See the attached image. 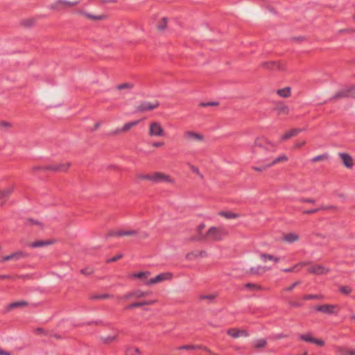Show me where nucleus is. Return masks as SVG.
Instances as JSON below:
<instances>
[{
    "label": "nucleus",
    "instance_id": "obj_1",
    "mask_svg": "<svg viewBox=\"0 0 355 355\" xmlns=\"http://www.w3.org/2000/svg\"><path fill=\"white\" fill-rule=\"evenodd\" d=\"M228 234L227 231L222 227H211L208 229L204 236H200V239L211 240L213 241H221Z\"/></svg>",
    "mask_w": 355,
    "mask_h": 355
},
{
    "label": "nucleus",
    "instance_id": "obj_2",
    "mask_svg": "<svg viewBox=\"0 0 355 355\" xmlns=\"http://www.w3.org/2000/svg\"><path fill=\"white\" fill-rule=\"evenodd\" d=\"M148 135L150 137H164L166 135V130L162 123L157 121H153L148 123Z\"/></svg>",
    "mask_w": 355,
    "mask_h": 355
},
{
    "label": "nucleus",
    "instance_id": "obj_3",
    "mask_svg": "<svg viewBox=\"0 0 355 355\" xmlns=\"http://www.w3.org/2000/svg\"><path fill=\"white\" fill-rule=\"evenodd\" d=\"M173 278V274L169 272H162L154 277H150L149 280L147 281L146 283H145V286H158L160 284L170 281Z\"/></svg>",
    "mask_w": 355,
    "mask_h": 355
},
{
    "label": "nucleus",
    "instance_id": "obj_4",
    "mask_svg": "<svg viewBox=\"0 0 355 355\" xmlns=\"http://www.w3.org/2000/svg\"><path fill=\"white\" fill-rule=\"evenodd\" d=\"M185 141L191 144H201L205 141V135L200 132L189 130L184 133Z\"/></svg>",
    "mask_w": 355,
    "mask_h": 355
},
{
    "label": "nucleus",
    "instance_id": "obj_5",
    "mask_svg": "<svg viewBox=\"0 0 355 355\" xmlns=\"http://www.w3.org/2000/svg\"><path fill=\"white\" fill-rule=\"evenodd\" d=\"M307 271L311 274L317 275H326L330 272V268L326 267L323 265L319 264H313L310 262H308Z\"/></svg>",
    "mask_w": 355,
    "mask_h": 355
},
{
    "label": "nucleus",
    "instance_id": "obj_6",
    "mask_svg": "<svg viewBox=\"0 0 355 355\" xmlns=\"http://www.w3.org/2000/svg\"><path fill=\"white\" fill-rule=\"evenodd\" d=\"M313 309L318 312H321L326 314H337L339 308L338 305L324 304L322 305L315 306Z\"/></svg>",
    "mask_w": 355,
    "mask_h": 355
},
{
    "label": "nucleus",
    "instance_id": "obj_7",
    "mask_svg": "<svg viewBox=\"0 0 355 355\" xmlns=\"http://www.w3.org/2000/svg\"><path fill=\"white\" fill-rule=\"evenodd\" d=\"M138 234V230L136 229H125V230H120L118 231L110 232L108 234V236H130V237H136Z\"/></svg>",
    "mask_w": 355,
    "mask_h": 355
},
{
    "label": "nucleus",
    "instance_id": "obj_8",
    "mask_svg": "<svg viewBox=\"0 0 355 355\" xmlns=\"http://www.w3.org/2000/svg\"><path fill=\"white\" fill-rule=\"evenodd\" d=\"M355 96V86H349L343 88L335 93L333 99H339L344 97L354 96Z\"/></svg>",
    "mask_w": 355,
    "mask_h": 355
},
{
    "label": "nucleus",
    "instance_id": "obj_9",
    "mask_svg": "<svg viewBox=\"0 0 355 355\" xmlns=\"http://www.w3.org/2000/svg\"><path fill=\"white\" fill-rule=\"evenodd\" d=\"M159 106V103L158 101H144L141 102L137 107V111L139 112H146L151 111L155 109H157Z\"/></svg>",
    "mask_w": 355,
    "mask_h": 355
},
{
    "label": "nucleus",
    "instance_id": "obj_10",
    "mask_svg": "<svg viewBox=\"0 0 355 355\" xmlns=\"http://www.w3.org/2000/svg\"><path fill=\"white\" fill-rule=\"evenodd\" d=\"M152 182L156 184L162 182L173 183V180L166 173L156 172L152 173Z\"/></svg>",
    "mask_w": 355,
    "mask_h": 355
},
{
    "label": "nucleus",
    "instance_id": "obj_11",
    "mask_svg": "<svg viewBox=\"0 0 355 355\" xmlns=\"http://www.w3.org/2000/svg\"><path fill=\"white\" fill-rule=\"evenodd\" d=\"M299 338L304 342L313 343L319 347H323L325 344L323 340L313 337L311 332H308L304 334H300Z\"/></svg>",
    "mask_w": 355,
    "mask_h": 355
},
{
    "label": "nucleus",
    "instance_id": "obj_12",
    "mask_svg": "<svg viewBox=\"0 0 355 355\" xmlns=\"http://www.w3.org/2000/svg\"><path fill=\"white\" fill-rule=\"evenodd\" d=\"M28 254L24 251H17L12 253L10 255L4 256L2 257V259L0 261H19L20 259H24L27 257Z\"/></svg>",
    "mask_w": 355,
    "mask_h": 355
},
{
    "label": "nucleus",
    "instance_id": "obj_13",
    "mask_svg": "<svg viewBox=\"0 0 355 355\" xmlns=\"http://www.w3.org/2000/svg\"><path fill=\"white\" fill-rule=\"evenodd\" d=\"M79 3V1H68L66 0H57L53 4L51 8L52 9H61L67 7L75 6Z\"/></svg>",
    "mask_w": 355,
    "mask_h": 355
},
{
    "label": "nucleus",
    "instance_id": "obj_14",
    "mask_svg": "<svg viewBox=\"0 0 355 355\" xmlns=\"http://www.w3.org/2000/svg\"><path fill=\"white\" fill-rule=\"evenodd\" d=\"M176 349L187 351L201 349L204 352L211 353V350L208 347L201 345H184L177 347Z\"/></svg>",
    "mask_w": 355,
    "mask_h": 355
},
{
    "label": "nucleus",
    "instance_id": "obj_15",
    "mask_svg": "<svg viewBox=\"0 0 355 355\" xmlns=\"http://www.w3.org/2000/svg\"><path fill=\"white\" fill-rule=\"evenodd\" d=\"M150 276V272L149 271H140L138 272H133L129 275V277L130 279H139L145 283L147 282Z\"/></svg>",
    "mask_w": 355,
    "mask_h": 355
},
{
    "label": "nucleus",
    "instance_id": "obj_16",
    "mask_svg": "<svg viewBox=\"0 0 355 355\" xmlns=\"http://www.w3.org/2000/svg\"><path fill=\"white\" fill-rule=\"evenodd\" d=\"M338 156L346 168H351L355 164V159L349 154L341 153H339Z\"/></svg>",
    "mask_w": 355,
    "mask_h": 355
},
{
    "label": "nucleus",
    "instance_id": "obj_17",
    "mask_svg": "<svg viewBox=\"0 0 355 355\" xmlns=\"http://www.w3.org/2000/svg\"><path fill=\"white\" fill-rule=\"evenodd\" d=\"M55 239L39 240L30 243L29 246L33 248H44L55 244Z\"/></svg>",
    "mask_w": 355,
    "mask_h": 355
},
{
    "label": "nucleus",
    "instance_id": "obj_18",
    "mask_svg": "<svg viewBox=\"0 0 355 355\" xmlns=\"http://www.w3.org/2000/svg\"><path fill=\"white\" fill-rule=\"evenodd\" d=\"M227 334L234 338H236L240 336L247 337L249 336V333L247 330L239 329L236 328H231L227 329Z\"/></svg>",
    "mask_w": 355,
    "mask_h": 355
},
{
    "label": "nucleus",
    "instance_id": "obj_19",
    "mask_svg": "<svg viewBox=\"0 0 355 355\" xmlns=\"http://www.w3.org/2000/svg\"><path fill=\"white\" fill-rule=\"evenodd\" d=\"M138 123H139V121H130V122L126 123L123 125V126L122 128L116 130L114 132H113L112 134L114 135H118L120 133L126 132L129 131L130 129H132V128H134L135 126L137 125Z\"/></svg>",
    "mask_w": 355,
    "mask_h": 355
},
{
    "label": "nucleus",
    "instance_id": "obj_20",
    "mask_svg": "<svg viewBox=\"0 0 355 355\" xmlns=\"http://www.w3.org/2000/svg\"><path fill=\"white\" fill-rule=\"evenodd\" d=\"M300 239V236L297 234L290 232L284 234L282 236V240L286 243L291 244L298 241Z\"/></svg>",
    "mask_w": 355,
    "mask_h": 355
},
{
    "label": "nucleus",
    "instance_id": "obj_21",
    "mask_svg": "<svg viewBox=\"0 0 355 355\" xmlns=\"http://www.w3.org/2000/svg\"><path fill=\"white\" fill-rule=\"evenodd\" d=\"M28 306V302L24 300L13 302L7 305V306L6 307V311L8 312L12 309L24 307V306Z\"/></svg>",
    "mask_w": 355,
    "mask_h": 355
},
{
    "label": "nucleus",
    "instance_id": "obj_22",
    "mask_svg": "<svg viewBox=\"0 0 355 355\" xmlns=\"http://www.w3.org/2000/svg\"><path fill=\"white\" fill-rule=\"evenodd\" d=\"M302 131H303V129H300V128H294V129H291L289 131L286 132V133H284L281 139H280V141H285V140H287L291 137H295L297 136L300 132H301Z\"/></svg>",
    "mask_w": 355,
    "mask_h": 355
},
{
    "label": "nucleus",
    "instance_id": "obj_23",
    "mask_svg": "<svg viewBox=\"0 0 355 355\" xmlns=\"http://www.w3.org/2000/svg\"><path fill=\"white\" fill-rule=\"evenodd\" d=\"M155 302H156V300H148V301L147 300H142V301H140V302H133V303L128 305L127 306H125V309H133V308L140 307V306H142L144 305L152 304Z\"/></svg>",
    "mask_w": 355,
    "mask_h": 355
},
{
    "label": "nucleus",
    "instance_id": "obj_24",
    "mask_svg": "<svg viewBox=\"0 0 355 355\" xmlns=\"http://www.w3.org/2000/svg\"><path fill=\"white\" fill-rule=\"evenodd\" d=\"M14 186L0 189V200H6L13 192Z\"/></svg>",
    "mask_w": 355,
    "mask_h": 355
},
{
    "label": "nucleus",
    "instance_id": "obj_25",
    "mask_svg": "<svg viewBox=\"0 0 355 355\" xmlns=\"http://www.w3.org/2000/svg\"><path fill=\"white\" fill-rule=\"evenodd\" d=\"M141 351L138 347L127 346L125 350V355H139Z\"/></svg>",
    "mask_w": 355,
    "mask_h": 355
},
{
    "label": "nucleus",
    "instance_id": "obj_26",
    "mask_svg": "<svg viewBox=\"0 0 355 355\" xmlns=\"http://www.w3.org/2000/svg\"><path fill=\"white\" fill-rule=\"evenodd\" d=\"M288 161V157L286 155H282L275 158L273 161L268 163V166H272L281 162H286Z\"/></svg>",
    "mask_w": 355,
    "mask_h": 355
},
{
    "label": "nucleus",
    "instance_id": "obj_27",
    "mask_svg": "<svg viewBox=\"0 0 355 355\" xmlns=\"http://www.w3.org/2000/svg\"><path fill=\"white\" fill-rule=\"evenodd\" d=\"M218 215L227 219H235L239 217L238 214L230 211H220L218 213Z\"/></svg>",
    "mask_w": 355,
    "mask_h": 355
},
{
    "label": "nucleus",
    "instance_id": "obj_28",
    "mask_svg": "<svg viewBox=\"0 0 355 355\" xmlns=\"http://www.w3.org/2000/svg\"><path fill=\"white\" fill-rule=\"evenodd\" d=\"M306 265H308V261H302V262H300V263L295 264L293 267L290 268L284 269V270H282V271L284 272H293L295 271V269H297V268L305 267V266H306Z\"/></svg>",
    "mask_w": 355,
    "mask_h": 355
},
{
    "label": "nucleus",
    "instance_id": "obj_29",
    "mask_svg": "<svg viewBox=\"0 0 355 355\" xmlns=\"http://www.w3.org/2000/svg\"><path fill=\"white\" fill-rule=\"evenodd\" d=\"M275 109L277 111L279 114H287L289 112V109H288V106H286L284 103L277 104Z\"/></svg>",
    "mask_w": 355,
    "mask_h": 355
},
{
    "label": "nucleus",
    "instance_id": "obj_30",
    "mask_svg": "<svg viewBox=\"0 0 355 355\" xmlns=\"http://www.w3.org/2000/svg\"><path fill=\"white\" fill-rule=\"evenodd\" d=\"M168 18L167 17H162L160 19V20L158 21L157 28L158 31H162L165 30L166 28L167 24H168Z\"/></svg>",
    "mask_w": 355,
    "mask_h": 355
},
{
    "label": "nucleus",
    "instance_id": "obj_31",
    "mask_svg": "<svg viewBox=\"0 0 355 355\" xmlns=\"http://www.w3.org/2000/svg\"><path fill=\"white\" fill-rule=\"evenodd\" d=\"M277 94L281 97L288 98L291 95V88L287 87L283 89H278L277 91Z\"/></svg>",
    "mask_w": 355,
    "mask_h": 355
},
{
    "label": "nucleus",
    "instance_id": "obj_32",
    "mask_svg": "<svg viewBox=\"0 0 355 355\" xmlns=\"http://www.w3.org/2000/svg\"><path fill=\"white\" fill-rule=\"evenodd\" d=\"M117 337H118L117 334L112 336H107V337H101V341L104 345H109V344L114 342L116 340Z\"/></svg>",
    "mask_w": 355,
    "mask_h": 355
},
{
    "label": "nucleus",
    "instance_id": "obj_33",
    "mask_svg": "<svg viewBox=\"0 0 355 355\" xmlns=\"http://www.w3.org/2000/svg\"><path fill=\"white\" fill-rule=\"evenodd\" d=\"M81 14L84 15L85 17L94 20H103L106 18L105 15H93L89 13H87L86 12H81Z\"/></svg>",
    "mask_w": 355,
    "mask_h": 355
},
{
    "label": "nucleus",
    "instance_id": "obj_34",
    "mask_svg": "<svg viewBox=\"0 0 355 355\" xmlns=\"http://www.w3.org/2000/svg\"><path fill=\"white\" fill-rule=\"evenodd\" d=\"M36 22V19L34 17L24 19L21 21V24L26 27H31L33 26Z\"/></svg>",
    "mask_w": 355,
    "mask_h": 355
},
{
    "label": "nucleus",
    "instance_id": "obj_35",
    "mask_svg": "<svg viewBox=\"0 0 355 355\" xmlns=\"http://www.w3.org/2000/svg\"><path fill=\"white\" fill-rule=\"evenodd\" d=\"M266 345L267 341L266 339H259L254 343V347L257 349H259L266 347Z\"/></svg>",
    "mask_w": 355,
    "mask_h": 355
},
{
    "label": "nucleus",
    "instance_id": "obj_36",
    "mask_svg": "<svg viewBox=\"0 0 355 355\" xmlns=\"http://www.w3.org/2000/svg\"><path fill=\"white\" fill-rule=\"evenodd\" d=\"M266 65H267V67L268 69H277L280 70V71L284 69V66L281 63L272 62V63H270V64H266Z\"/></svg>",
    "mask_w": 355,
    "mask_h": 355
},
{
    "label": "nucleus",
    "instance_id": "obj_37",
    "mask_svg": "<svg viewBox=\"0 0 355 355\" xmlns=\"http://www.w3.org/2000/svg\"><path fill=\"white\" fill-rule=\"evenodd\" d=\"M71 166L70 162H64L58 164V167L56 168L59 169V171L63 172L66 171Z\"/></svg>",
    "mask_w": 355,
    "mask_h": 355
},
{
    "label": "nucleus",
    "instance_id": "obj_38",
    "mask_svg": "<svg viewBox=\"0 0 355 355\" xmlns=\"http://www.w3.org/2000/svg\"><path fill=\"white\" fill-rule=\"evenodd\" d=\"M217 297L216 294H210V295H200L199 299L200 300H208L209 302L214 301Z\"/></svg>",
    "mask_w": 355,
    "mask_h": 355
},
{
    "label": "nucleus",
    "instance_id": "obj_39",
    "mask_svg": "<svg viewBox=\"0 0 355 355\" xmlns=\"http://www.w3.org/2000/svg\"><path fill=\"white\" fill-rule=\"evenodd\" d=\"M268 270H269V268H267L266 267L258 266L257 268H252V272L256 274H262L266 272Z\"/></svg>",
    "mask_w": 355,
    "mask_h": 355
},
{
    "label": "nucleus",
    "instance_id": "obj_40",
    "mask_svg": "<svg viewBox=\"0 0 355 355\" xmlns=\"http://www.w3.org/2000/svg\"><path fill=\"white\" fill-rule=\"evenodd\" d=\"M350 350L351 349L343 347H338L336 348L337 352H338L340 355H349Z\"/></svg>",
    "mask_w": 355,
    "mask_h": 355
},
{
    "label": "nucleus",
    "instance_id": "obj_41",
    "mask_svg": "<svg viewBox=\"0 0 355 355\" xmlns=\"http://www.w3.org/2000/svg\"><path fill=\"white\" fill-rule=\"evenodd\" d=\"M109 297H110V295L108 294L94 295L89 297L91 300H103Z\"/></svg>",
    "mask_w": 355,
    "mask_h": 355
},
{
    "label": "nucleus",
    "instance_id": "obj_42",
    "mask_svg": "<svg viewBox=\"0 0 355 355\" xmlns=\"http://www.w3.org/2000/svg\"><path fill=\"white\" fill-rule=\"evenodd\" d=\"M149 234L146 231H141L138 230V234L136 237L139 239H146L148 237Z\"/></svg>",
    "mask_w": 355,
    "mask_h": 355
},
{
    "label": "nucleus",
    "instance_id": "obj_43",
    "mask_svg": "<svg viewBox=\"0 0 355 355\" xmlns=\"http://www.w3.org/2000/svg\"><path fill=\"white\" fill-rule=\"evenodd\" d=\"M133 87V85L131 83H125L121 85H119L117 89L119 90L125 89H132Z\"/></svg>",
    "mask_w": 355,
    "mask_h": 355
},
{
    "label": "nucleus",
    "instance_id": "obj_44",
    "mask_svg": "<svg viewBox=\"0 0 355 355\" xmlns=\"http://www.w3.org/2000/svg\"><path fill=\"white\" fill-rule=\"evenodd\" d=\"M94 272V270L92 268L90 267H86L85 268H83L80 270V273L84 275H92Z\"/></svg>",
    "mask_w": 355,
    "mask_h": 355
},
{
    "label": "nucleus",
    "instance_id": "obj_45",
    "mask_svg": "<svg viewBox=\"0 0 355 355\" xmlns=\"http://www.w3.org/2000/svg\"><path fill=\"white\" fill-rule=\"evenodd\" d=\"M327 158V156L326 155H318V156L313 157L311 161L313 162H317L324 160Z\"/></svg>",
    "mask_w": 355,
    "mask_h": 355
},
{
    "label": "nucleus",
    "instance_id": "obj_46",
    "mask_svg": "<svg viewBox=\"0 0 355 355\" xmlns=\"http://www.w3.org/2000/svg\"><path fill=\"white\" fill-rule=\"evenodd\" d=\"M137 178L140 180H146L152 182V174H141Z\"/></svg>",
    "mask_w": 355,
    "mask_h": 355
},
{
    "label": "nucleus",
    "instance_id": "obj_47",
    "mask_svg": "<svg viewBox=\"0 0 355 355\" xmlns=\"http://www.w3.org/2000/svg\"><path fill=\"white\" fill-rule=\"evenodd\" d=\"M270 166H268V163L265 165H263L261 166H254L252 168L253 170L259 172H263V171L266 170L267 168H270Z\"/></svg>",
    "mask_w": 355,
    "mask_h": 355
},
{
    "label": "nucleus",
    "instance_id": "obj_48",
    "mask_svg": "<svg viewBox=\"0 0 355 355\" xmlns=\"http://www.w3.org/2000/svg\"><path fill=\"white\" fill-rule=\"evenodd\" d=\"M205 225L204 223H201L200 225H199L197 227V232H198V234H199V236H198V239H198V240H201V239H200V236H202V230L205 229Z\"/></svg>",
    "mask_w": 355,
    "mask_h": 355
},
{
    "label": "nucleus",
    "instance_id": "obj_49",
    "mask_svg": "<svg viewBox=\"0 0 355 355\" xmlns=\"http://www.w3.org/2000/svg\"><path fill=\"white\" fill-rule=\"evenodd\" d=\"M272 257H273V255L268 254H262L261 255V259H262L263 261H265V262H266V261H268V260L271 261V260H272Z\"/></svg>",
    "mask_w": 355,
    "mask_h": 355
},
{
    "label": "nucleus",
    "instance_id": "obj_50",
    "mask_svg": "<svg viewBox=\"0 0 355 355\" xmlns=\"http://www.w3.org/2000/svg\"><path fill=\"white\" fill-rule=\"evenodd\" d=\"M11 126H12L11 124L8 121H0V128L7 129V128H10Z\"/></svg>",
    "mask_w": 355,
    "mask_h": 355
},
{
    "label": "nucleus",
    "instance_id": "obj_51",
    "mask_svg": "<svg viewBox=\"0 0 355 355\" xmlns=\"http://www.w3.org/2000/svg\"><path fill=\"white\" fill-rule=\"evenodd\" d=\"M318 298H319L318 295H305L303 296V300H304L318 299Z\"/></svg>",
    "mask_w": 355,
    "mask_h": 355
},
{
    "label": "nucleus",
    "instance_id": "obj_52",
    "mask_svg": "<svg viewBox=\"0 0 355 355\" xmlns=\"http://www.w3.org/2000/svg\"><path fill=\"white\" fill-rule=\"evenodd\" d=\"M197 257H198V254L196 252H191V253H188L187 254L186 258L188 260H193V259H195Z\"/></svg>",
    "mask_w": 355,
    "mask_h": 355
},
{
    "label": "nucleus",
    "instance_id": "obj_53",
    "mask_svg": "<svg viewBox=\"0 0 355 355\" xmlns=\"http://www.w3.org/2000/svg\"><path fill=\"white\" fill-rule=\"evenodd\" d=\"M305 144H306V141H305V140L299 141H297V142L295 144L294 147H295V148H302L304 145H305Z\"/></svg>",
    "mask_w": 355,
    "mask_h": 355
},
{
    "label": "nucleus",
    "instance_id": "obj_54",
    "mask_svg": "<svg viewBox=\"0 0 355 355\" xmlns=\"http://www.w3.org/2000/svg\"><path fill=\"white\" fill-rule=\"evenodd\" d=\"M287 336H288L287 335L282 333V334H278L274 335L272 338L275 340H279V339L287 338Z\"/></svg>",
    "mask_w": 355,
    "mask_h": 355
},
{
    "label": "nucleus",
    "instance_id": "obj_55",
    "mask_svg": "<svg viewBox=\"0 0 355 355\" xmlns=\"http://www.w3.org/2000/svg\"><path fill=\"white\" fill-rule=\"evenodd\" d=\"M57 167L58 164L49 165L46 168V169L52 171H59V169L56 168Z\"/></svg>",
    "mask_w": 355,
    "mask_h": 355
},
{
    "label": "nucleus",
    "instance_id": "obj_56",
    "mask_svg": "<svg viewBox=\"0 0 355 355\" xmlns=\"http://www.w3.org/2000/svg\"><path fill=\"white\" fill-rule=\"evenodd\" d=\"M122 257H123V254H119L112 257V259H109L107 261L108 262L116 261L117 260L121 259Z\"/></svg>",
    "mask_w": 355,
    "mask_h": 355
},
{
    "label": "nucleus",
    "instance_id": "obj_57",
    "mask_svg": "<svg viewBox=\"0 0 355 355\" xmlns=\"http://www.w3.org/2000/svg\"><path fill=\"white\" fill-rule=\"evenodd\" d=\"M35 333L36 334H44V335H47V331L42 328V327H38L35 329Z\"/></svg>",
    "mask_w": 355,
    "mask_h": 355
},
{
    "label": "nucleus",
    "instance_id": "obj_58",
    "mask_svg": "<svg viewBox=\"0 0 355 355\" xmlns=\"http://www.w3.org/2000/svg\"><path fill=\"white\" fill-rule=\"evenodd\" d=\"M148 292H141V291L138 290L134 295H137L139 297H141L144 295H148Z\"/></svg>",
    "mask_w": 355,
    "mask_h": 355
},
{
    "label": "nucleus",
    "instance_id": "obj_59",
    "mask_svg": "<svg viewBox=\"0 0 355 355\" xmlns=\"http://www.w3.org/2000/svg\"><path fill=\"white\" fill-rule=\"evenodd\" d=\"M218 103H215V102H210V103H200V106L201 107H205V106H214V105H217Z\"/></svg>",
    "mask_w": 355,
    "mask_h": 355
},
{
    "label": "nucleus",
    "instance_id": "obj_60",
    "mask_svg": "<svg viewBox=\"0 0 355 355\" xmlns=\"http://www.w3.org/2000/svg\"><path fill=\"white\" fill-rule=\"evenodd\" d=\"M164 142H162V141H156V142H154L152 146L153 147H155V148H160V147H162L164 146Z\"/></svg>",
    "mask_w": 355,
    "mask_h": 355
},
{
    "label": "nucleus",
    "instance_id": "obj_61",
    "mask_svg": "<svg viewBox=\"0 0 355 355\" xmlns=\"http://www.w3.org/2000/svg\"><path fill=\"white\" fill-rule=\"evenodd\" d=\"M318 210H319L318 209L305 210V211H304V213L306 214H311L316 213Z\"/></svg>",
    "mask_w": 355,
    "mask_h": 355
},
{
    "label": "nucleus",
    "instance_id": "obj_62",
    "mask_svg": "<svg viewBox=\"0 0 355 355\" xmlns=\"http://www.w3.org/2000/svg\"><path fill=\"white\" fill-rule=\"evenodd\" d=\"M190 168H191V171H192L193 173H196V174H198V175H199V174H200L199 169H198L196 166H193V165H191Z\"/></svg>",
    "mask_w": 355,
    "mask_h": 355
},
{
    "label": "nucleus",
    "instance_id": "obj_63",
    "mask_svg": "<svg viewBox=\"0 0 355 355\" xmlns=\"http://www.w3.org/2000/svg\"><path fill=\"white\" fill-rule=\"evenodd\" d=\"M246 287L248 288H260L259 286L254 285L253 284H250V283L246 284Z\"/></svg>",
    "mask_w": 355,
    "mask_h": 355
},
{
    "label": "nucleus",
    "instance_id": "obj_64",
    "mask_svg": "<svg viewBox=\"0 0 355 355\" xmlns=\"http://www.w3.org/2000/svg\"><path fill=\"white\" fill-rule=\"evenodd\" d=\"M0 355H11V353L0 348Z\"/></svg>",
    "mask_w": 355,
    "mask_h": 355
}]
</instances>
